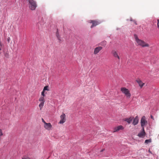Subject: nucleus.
<instances>
[{"label": "nucleus", "mask_w": 159, "mask_h": 159, "mask_svg": "<svg viewBox=\"0 0 159 159\" xmlns=\"http://www.w3.org/2000/svg\"><path fill=\"white\" fill-rule=\"evenodd\" d=\"M134 37L137 46L142 47H149V45L148 43H146L143 40L139 39L137 35L134 34Z\"/></svg>", "instance_id": "f257e3e1"}, {"label": "nucleus", "mask_w": 159, "mask_h": 159, "mask_svg": "<svg viewBox=\"0 0 159 159\" xmlns=\"http://www.w3.org/2000/svg\"><path fill=\"white\" fill-rule=\"evenodd\" d=\"M29 2V7L31 10H34L37 7V4L35 1L34 0H26Z\"/></svg>", "instance_id": "f03ea898"}, {"label": "nucleus", "mask_w": 159, "mask_h": 159, "mask_svg": "<svg viewBox=\"0 0 159 159\" xmlns=\"http://www.w3.org/2000/svg\"><path fill=\"white\" fill-rule=\"evenodd\" d=\"M122 93L124 94L126 98H130L131 94L129 90L125 87H122L120 89Z\"/></svg>", "instance_id": "7ed1b4c3"}, {"label": "nucleus", "mask_w": 159, "mask_h": 159, "mask_svg": "<svg viewBox=\"0 0 159 159\" xmlns=\"http://www.w3.org/2000/svg\"><path fill=\"white\" fill-rule=\"evenodd\" d=\"M89 23L92 24V25L90 27L91 28H93L94 27L96 26L99 24L100 23V22L98 21L95 20H89Z\"/></svg>", "instance_id": "20e7f679"}, {"label": "nucleus", "mask_w": 159, "mask_h": 159, "mask_svg": "<svg viewBox=\"0 0 159 159\" xmlns=\"http://www.w3.org/2000/svg\"><path fill=\"white\" fill-rule=\"evenodd\" d=\"M61 120L59 123L61 124H62L65 122L66 120V115L63 113L60 116Z\"/></svg>", "instance_id": "39448f33"}, {"label": "nucleus", "mask_w": 159, "mask_h": 159, "mask_svg": "<svg viewBox=\"0 0 159 159\" xmlns=\"http://www.w3.org/2000/svg\"><path fill=\"white\" fill-rule=\"evenodd\" d=\"M124 129V127L122 125H119L113 128V133L117 132L120 130H122Z\"/></svg>", "instance_id": "423d86ee"}, {"label": "nucleus", "mask_w": 159, "mask_h": 159, "mask_svg": "<svg viewBox=\"0 0 159 159\" xmlns=\"http://www.w3.org/2000/svg\"><path fill=\"white\" fill-rule=\"evenodd\" d=\"M111 53L113 57L115 58H117L120 60V57L118 55L117 52L116 50H113L111 52Z\"/></svg>", "instance_id": "0eeeda50"}, {"label": "nucleus", "mask_w": 159, "mask_h": 159, "mask_svg": "<svg viewBox=\"0 0 159 159\" xmlns=\"http://www.w3.org/2000/svg\"><path fill=\"white\" fill-rule=\"evenodd\" d=\"M44 127L46 129L48 130L51 129L52 127V125L50 123H45V124H44Z\"/></svg>", "instance_id": "6e6552de"}, {"label": "nucleus", "mask_w": 159, "mask_h": 159, "mask_svg": "<svg viewBox=\"0 0 159 159\" xmlns=\"http://www.w3.org/2000/svg\"><path fill=\"white\" fill-rule=\"evenodd\" d=\"M147 122L145 120V116H143L141 118V125L142 128H144V126L145 125Z\"/></svg>", "instance_id": "1a4fd4ad"}, {"label": "nucleus", "mask_w": 159, "mask_h": 159, "mask_svg": "<svg viewBox=\"0 0 159 159\" xmlns=\"http://www.w3.org/2000/svg\"><path fill=\"white\" fill-rule=\"evenodd\" d=\"M102 48V47H98L96 48L94 50V54L95 55L98 53Z\"/></svg>", "instance_id": "9d476101"}, {"label": "nucleus", "mask_w": 159, "mask_h": 159, "mask_svg": "<svg viewBox=\"0 0 159 159\" xmlns=\"http://www.w3.org/2000/svg\"><path fill=\"white\" fill-rule=\"evenodd\" d=\"M142 131L138 134V136L141 138L143 137L145 135V132L144 131V128H142Z\"/></svg>", "instance_id": "9b49d317"}, {"label": "nucleus", "mask_w": 159, "mask_h": 159, "mask_svg": "<svg viewBox=\"0 0 159 159\" xmlns=\"http://www.w3.org/2000/svg\"><path fill=\"white\" fill-rule=\"evenodd\" d=\"M133 118V117H130L129 118H127L124 119V120L127 122L129 124H130L132 121Z\"/></svg>", "instance_id": "f8f14e48"}, {"label": "nucleus", "mask_w": 159, "mask_h": 159, "mask_svg": "<svg viewBox=\"0 0 159 159\" xmlns=\"http://www.w3.org/2000/svg\"><path fill=\"white\" fill-rule=\"evenodd\" d=\"M136 82L139 84V86L142 88L144 84L140 79H137L136 80Z\"/></svg>", "instance_id": "ddd939ff"}, {"label": "nucleus", "mask_w": 159, "mask_h": 159, "mask_svg": "<svg viewBox=\"0 0 159 159\" xmlns=\"http://www.w3.org/2000/svg\"><path fill=\"white\" fill-rule=\"evenodd\" d=\"M139 119L138 118V117L137 116H136L135 118L134 119L133 121V124L134 125H136L138 122Z\"/></svg>", "instance_id": "4468645a"}, {"label": "nucleus", "mask_w": 159, "mask_h": 159, "mask_svg": "<svg viewBox=\"0 0 159 159\" xmlns=\"http://www.w3.org/2000/svg\"><path fill=\"white\" fill-rule=\"evenodd\" d=\"M39 101L40 102H41L44 103L45 102V100L44 99V97H41L39 98Z\"/></svg>", "instance_id": "2eb2a0df"}, {"label": "nucleus", "mask_w": 159, "mask_h": 159, "mask_svg": "<svg viewBox=\"0 0 159 159\" xmlns=\"http://www.w3.org/2000/svg\"><path fill=\"white\" fill-rule=\"evenodd\" d=\"M44 103L41 102L39 104V107L40 108V110H41L42 108L43 107V106Z\"/></svg>", "instance_id": "dca6fc26"}, {"label": "nucleus", "mask_w": 159, "mask_h": 159, "mask_svg": "<svg viewBox=\"0 0 159 159\" xmlns=\"http://www.w3.org/2000/svg\"><path fill=\"white\" fill-rule=\"evenodd\" d=\"M48 86H45L43 88V90L44 91H45V90H49L48 89Z\"/></svg>", "instance_id": "f3484780"}, {"label": "nucleus", "mask_w": 159, "mask_h": 159, "mask_svg": "<svg viewBox=\"0 0 159 159\" xmlns=\"http://www.w3.org/2000/svg\"><path fill=\"white\" fill-rule=\"evenodd\" d=\"M151 139H146L145 140V143H149L151 142Z\"/></svg>", "instance_id": "a211bd4d"}, {"label": "nucleus", "mask_w": 159, "mask_h": 159, "mask_svg": "<svg viewBox=\"0 0 159 159\" xmlns=\"http://www.w3.org/2000/svg\"><path fill=\"white\" fill-rule=\"evenodd\" d=\"M3 135V134L2 130L1 129H0V138H1V136Z\"/></svg>", "instance_id": "6ab92c4d"}, {"label": "nucleus", "mask_w": 159, "mask_h": 159, "mask_svg": "<svg viewBox=\"0 0 159 159\" xmlns=\"http://www.w3.org/2000/svg\"><path fill=\"white\" fill-rule=\"evenodd\" d=\"M57 38L58 39V40H61L60 39V36L58 34H57Z\"/></svg>", "instance_id": "aec40b11"}, {"label": "nucleus", "mask_w": 159, "mask_h": 159, "mask_svg": "<svg viewBox=\"0 0 159 159\" xmlns=\"http://www.w3.org/2000/svg\"><path fill=\"white\" fill-rule=\"evenodd\" d=\"M44 93H45V91H43V90L41 94L43 96V97H44L45 96Z\"/></svg>", "instance_id": "412c9836"}, {"label": "nucleus", "mask_w": 159, "mask_h": 159, "mask_svg": "<svg viewBox=\"0 0 159 159\" xmlns=\"http://www.w3.org/2000/svg\"><path fill=\"white\" fill-rule=\"evenodd\" d=\"M2 44L1 42H0V51L2 50Z\"/></svg>", "instance_id": "4be33fe9"}, {"label": "nucleus", "mask_w": 159, "mask_h": 159, "mask_svg": "<svg viewBox=\"0 0 159 159\" xmlns=\"http://www.w3.org/2000/svg\"><path fill=\"white\" fill-rule=\"evenodd\" d=\"M42 122L44 123V124H45V123H46V122L44 121V119L43 118L42 119Z\"/></svg>", "instance_id": "5701e85b"}, {"label": "nucleus", "mask_w": 159, "mask_h": 159, "mask_svg": "<svg viewBox=\"0 0 159 159\" xmlns=\"http://www.w3.org/2000/svg\"><path fill=\"white\" fill-rule=\"evenodd\" d=\"M102 43L104 44V45L106 44V41H103Z\"/></svg>", "instance_id": "b1692460"}, {"label": "nucleus", "mask_w": 159, "mask_h": 159, "mask_svg": "<svg viewBox=\"0 0 159 159\" xmlns=\"http://www.w3.org/2000/svg\"><path fill=\"white\" fill-rule=\"evenodd\" d=\"M10 40V38L8 37L7 39V41L8 42V43L9 42Z\"/></svg>", "instance_id": "393cba45"}, {"label": "nucleus", "mask_w": 159, "mask_h": 159, "mask_svg": "<svg viewBox=\"0 0 159 159\" xmlns=\"http://www.w3.org/2000/svg\"><path fill=\"white\" fill-rule=\"evenodd\" d=\"M151 117L152 119H153V120H154V119L153 118V116H152V115H151Z\"/></svg>", "instance_id": "a878e982"}, {"label": "nucleus", "mask_w": 159, "mask_h": 159, "mask_svg": "<svg viewBox=\"0 0 159 159\" xmlns=\"http://www.w3.org/2000/svg\"><path fill=\"white\" fill-rule=\"evenodd\" d=\"M22 159H30L29 157H27L25 158H22Z\"/></svg>", "instance_id": "bb28decb"}, {"label": "nucleus", "mask_w": 159, "mask_h": 159, "mask_svg": "<svg viewBox=\"0 0 159 159\" xmlns=\"http://www.w3.org/2000/svg\"><path fill=\"white\" fill-rule=\"evenodd\" d=\"M157 27L159 28V23H157Z\"/></svg>", "instance_id": "cd10ccee"}, {"label": "nucleus", "mask_w": 159, "mask_h": 159, "mask_svg": "<svg viewBox=\"0 0 159 159\" xmlns=\"http://www.w3.org/2000/svg\"><path fill=\"white\" fill-rule=\"evenodd\" d=\"M157 23H159V19L157 20Z\"/></svg>", "instance_id": "c85d7f7f"}, {"label": "nucleus", "mask_w": 159, "mask_h": 159, "mask_svg": "<svg viewBox=\"0 0 159 159\" xmlns=\"http://www.w3.org/2000/svg\"><path fill=\"white\" fill-rule=\"evenodd\" d=\"M104 150V149H102L101 151V152H102Z\"/></svg>", "instance_id": "c756f323"}, {"label": "nucleus", "mask_w": 159, "mask_h": 159, "mask_svg": "<svg viewBox=\"0 0 159 159\" xmlns=\"http://www.w3.org/2000/svg\"><path fill=\"white\" fill-rule=\"evenodd\" d=\"M149 152H150V153H152L150 151V150H149Z\"/></svg>", "instance_id": "7c9ffc66"}, {"label": "nucleus", "mask_w": 159, "mask_h": 159, "mask_svg": "<svg viewBox=\"0 0 159 159\" xmlns=\"http://www.w3.org/2000/svg\"><path fill=\"white\" fill-rule=\"evenodd\" d=\"M134 23L136 24V25H137V24H136V22L135 21H134Z\"/></svg>", "instance_id": "2f4dec72"}]
</instances>
